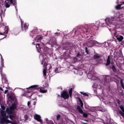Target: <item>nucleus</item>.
<instances>
[{
    "mask_svg": "<svg viewBox=\"0 0 124 124\" xmlns=\"http://www.w3.org/2000/svg\"><path fill=\"white\" fill-rule=\"evenodd\" d=\"M115 20V19L113 17H111V18L107 17L105 19V21L107 25L110 26V25L111 24L115 25L114 22Z\"/></svg>",
    "mask_w": 124,
    "mask_h": 124,
    "instance_id": "39448f33",
    "label": "nucleus"
},
{
    "mask_svg": "<svg viewBox=\"0 0 124 124\" xmlns=\"http://www.w3.org/2000/svg\"><path fill=\"white\" fill-rule=\"evenodd\" d=\"M27 92L28 93H27V94L28 95V97H30L32 95V93H31L30 92H28L27 91Z\"/></svg>",
    "mask_w": 124,
    "mask_h": 124,
    "instance_id": "c85d7f7f",
    "label": "nucleus"
},
{
    "mask_svg": "<svg viewBox=\"0 0 124 124\" xmlns=\"http://www.w3.org/2000/svg\"><path fill=\"white\" fill-rule=\"evenodd\" d=\"M50 123L49 124H54L53 123V122L52 121H50Z\"/></svg>",
    "mask_w": 124,
    "mask_h": 124,
    "instance_id": "37998d69",
    "label": "nucleus"
},
{
    "mask_svg": "<svg viewBox=\"0 0 124 124\" xmlns=\"http://www.w3.org/2000/svg\"><path fill=\"white\" fill-rule=\"evenodd\" d=\"M110 56H108L107 60V62L106 64V65L107 66L109 65L110 63Z\"/></svg>",
    "mask_w": 124,
    "mask_h": 124,
    "instance_id": "a211bd4d",
    "label": "nucleus"
},
{
    "mask_svg": "<svg viewBox=\"0 0 124 124\" xmlns=\"http://www.w3.org/2000/svg\"><path fill=\"white\" fill-rule=\"evenodd\" d=\"M34 118L35 119L37 120L38 121L40 122L41 123H42V122L40 119L41 117L39 115L36 114L34 116Z\"/></svg>",
    "mask_w": 124,
    "mask_h": 124,
    "instance_id": "ddd939ff",
    "label": "nucleus"
},
{
    "mask_svg": "<svg viewBox=\"0 0 124 124\" xmlns=\"http://www.w3.org/2000/svg\"><path fill=\"white\" fill-rule=\"evenodd\" d=\"M0 35H2L5 36L3 38H2L0 39V40L2 39L5 38H6V37L7 36V35H5L3 33V32L1 33L0 32Z\"/></svg>",
    "mask_w": 124,
    "mask_h": 124,
    "instance_id": "7c9ffc66",
    "label": "nucleus"
},
{
    "mask_svg": "<svg viewBox=\"0 0 124 124\" xmlns=\"http://www.w3.org/2000/svg\"><path fill=\"white\" fill-rule=\"evenodd\" d=\"M79 101L80 102V105L81 107H83V104L82 101L80 100H79Z\"/></svg>",
    "mask_w": 124,
    "mask_h": 124,
    "instance_id": "cd10ccee",
    "label": "nucleus"
},
{
    "mask_svg": "<svg viewBox=\"0 0 124 124\" xmlns=\"http://www.w3.org/2000/svg\"><path fill=\"white\" fill-rule=\"evenodd\" d=\"M54 34L56 36H57L60 35V33L58 32H57L55 33Z\"/></svg>",
    "mask_w": 124,
    "mask_h": 124,
    "instance_id": "4c0bfd02",
    "label": "nucleus"
},
{
    "mask_svg": "<svg viewBox=\"0 0 124 124\" xmlns=\"http://www.w3.org/2000/svg\"><path fill=\"white\" fill-rule=\"evenodd\" d=\"M74 59L76 61H77V59L76 58H75Z\"/></svg>",
    "mask_w": 124,
    "mask_h": 124,
    "instance_id": "8fccbe9b",
    "label": "nucleus"
},
{
    "mask_svg": "<svg viewBox=\"0 0 124 124\" xmlns=\"http://www.w3.org/2000/svg\"><path fill=\"white\" fill-rule=\"evenodd\" d=\"M37 46H36V47L37 48H39V44H37Z\"/></svg>",
    "mask_w": 124,
    "mask_h": 124,
    "instance_id": "a19ab883",
    "label": "nucleus"
},
{
    "mask_svg": "<svg viewBox=\"0 0 124 124\" xmlns=\"http://www.w3.org/2000/svg\"><path fill=\"white\" fill-rule=\"evenodd\" d=\"M0 113L2 116L3 117L0 120V123H11V121L7 119L8 117L6 116V114L5 112L3 110H1Z\"/></svg>",
    "mask_w": 124,
    "mask_h": 124,
    "instance_id": "7ed1b4c3",
    "label": "nucleus"
},
{
    "mask_svg": "<svg viewBox=\"0 0 124 124\" xmlns=\"http://www.w3.org/2000/svg\"><path fill=\"white\" fill-rule=\"evenodd\" d=\"M121 3H123V4H124V2H121Z\"/></svg>",
    "mask_w": 124,
    "mask_h": 124,
    "instance_id": "603ef678",
    "label": "nucleus"
},
{
    "mask_svg": "<svg viewBox=\"0 0 124 124\" xmlns=\"http://www.w3.org/2000/svg\"><path fill=\"white\" fill-rule=\"evenodd\" d=\"M120 83L121 86L124 89V84L122 79H121L120 80Z\"/></svg>",
    "mask_w": 124,
    "mask_h": 124,
    "instance_id": "b1692460",
    "label": "nucleus"
},
{
    "mask_svg": "<svg viewBox=\"0 0 124 124\" xmlns=\"http://www.w3.org/2000/svg\"><path fill=\"white\" fill-rule=\"evenodd\" d=\"M0 55L1 56V63L2 66H4L3 59L2 56L1 55V54Z\"/></svg>",
    "mask_w": 124,
    "mask_h": 124,
    "instance_id": "4be33fe9",
    "label": "nucleus"
},
{
    "mask_svg": "<svg viewBox=\"0 0 124 124\" xmlns=\"http://www.w3.org/2000/svg\"><path fill=\"white\" fill-rule=\"evenodd\" d=\"M85 51L87 54L88 53V51L87 48L86 47H85Z\"/></svg>",
    "mask_w": 124,
    "mask_h": 124,
    "instance_id": "c9c22d12",
    "label": "nucleus"
},
{
    "mask_svg": "<svg viewBox=\"0 0 124 124\" xmlns=\"http://www.w3.org/2000/svg\"><path fill=\"white\" fill-rule=\"evenodd\" d=\"M16 106L15 104H13L9 108H8L6 109L7 112L8 114H11L13 113L12 110L16 108Z\"/></svg>",
    "mask_w": 124,
    "mask_h": 124,
    "instance_id": "6e6552de",
    "label": "nucleus"
},
{
    "mask_svg": "<svg viewBox=\"0 0 124 124\" xmlns=\"http://www.w3.org/2000/svg\"><path fill=\"white\" fill-rule=\"evenodd\" d=\"M41 48H40V47L39 48H37V50L40 53L42 52L41 51Z\"/></svg>",
    "mask_w": 124,
    "mask_h": 124,
    "instance_id": "e433bc0d",
    "label": "nucleus"
},
{
    "mask_svg": "<svg viewBox=\"0 0 124 124\" xmlns=\"http://www.w3.org/2000/svg\"><path fill=\"white\" fill-rule=\"evenodd\" d=\"M112 69L113 71H115L116 70V69L115 68V67L114 66H113L112 67Z\"/></svg>",
    "mask_w": 124,
    "mask_h": 124,
    "instance_id": "72a5a7b5",
    "label": "nucleus"
},
{
    "mask_svg": "<svg viewBox=\"0 0 124 124\" xmlns=\"http://www.w3.org/2000/svg\"><path fill=\"white\" fill-rule=\"evenodd\" d=\"M12 124H17L16 123H12Z\"/></svg>",
    "mask_w": 124,
    "mask_h": 124,
    "instance_id": "3c124183",
    "label": "nucleus"
},
{
    "mask_svg": "<svg viewBox=\"0 0 124 124\" xmlns=\"http://www.w3.org/2000/svg\"><path fill=\"white\" fill-rule=\"evenodd\" d=\"M80 93L81 94H83V95L85 96H88V94L85 92H80Z\"/></svg>",
    "mask_w": 124,
    "mask_h": 124,
    "instance_id": "bb28decb",
    "label": "nucleus"
},
{
    "mask_svg": "<svg viewBox=\"0 0 124 124\" xmlns=\"http://www.w3.org/2000/svg\"><path fill=\"white\" fill-rule=\"evenodd\" d=\"M19 17L20 18L21 21V25L22 26V29L23 30L24 29L25 30L26 29L28 28L29 25L28 24H27L26 23L23 24V22L22 21V19L20 18V16H19Z\"/></svg>",
    "mask_w": 124,
    "mask_h": 124,
    "instance_id": "9d476101",
    "label": "nucleus"
},
{
    "mask_svg": "<svg viewBox=\"0 0 124 124\" xmlns=\"http://www.w3.org/2000/svg\"><path fill=\"white\" fill-rule=\"evenodd\" d=\"M77 108L79 112L81 114H82L83 113V111L80 106H78L77 107Z\"/></svg>",
    "mask_w": 124,
    "mask_h": 124,
    "instance_id": "aec40b11",
    "label": "nucleus"
},
{
    "mask_svg": "<svg viewBox=\"0 0 124 124\" xmlns=\"http://www.w3.org/2000/svg\"><path fill=\"white\" fill-rule=\"evenodd\" d=\"M91 110L90 109H89L87 110V111L88 112H90L91 111Z\"/></svg>",
    "mask_w": 124,
    "mask_h": 124,
    "instance_id": "49530a36",
    "label": "nucleus"
},
{
    "mask_svg": "<svg viewBox=\"0 0 124 124\" xmlns=\"http://www.w3.org/2000/svg\"><path fill=\"white\" fill-rule=\"evenodd\" d=\"M84 124H87L86 123H84Z\"/></svg>",
    "mask_w": 124,
    "mask_h": 124,
    "instance_id": "4d7b16f0",
    "label": "nucleus"
},
{
    "mask_svg": "<svg viewBox=\"0 0 124 124\" xmlns=\"http://www.w3.org/2000/svg\"><path fill=\"white\" fill-rule=\"evenodd\" d=\"M8 91V90H6L5 91L4 93H6Z\"/></svg>",
    "mask_w": 124,
    "mask_h": 124,
    "instance_id": "c03bdc74",
    "label": "nucleus"
},
{
    "mask_svg": "<svg viewBox=\"0 0 124 124\" xmlns=\"http://www.w3.org/2000/svg\"><path fill=\"white\" fill-rule=\"evenodd\" d=\"M9 118H10V119H12V117L11 116H9Z\"/></svg>",
    "mask_w": 124,
    "mask_h": 124,
    "instance_id": "09e8293b",
    "label": "nucleus"
},
{
    "mask_svg": "<svg viewBox=\"0 0 124 124\" xmlns=\"http://www.w3.org/2000/svg\"><path fill=\"white\" fill-rule=\"evenodd\" d=\"M0 90L2 91H3V88L1 87H0Z\"/></svg>",
    "mask_w": 124,
    "mask_h": 124,
    "instance_id": "a18cd8bd",
    "label": "nucleus"
},
{
    "mask_svg": "<svg viewBox=\"0 0 124 124\" xmlns=\"http://www.w3.org/2000/svg\"><path fill=\"white\" fill-rule=\"evenodd\" d=\"M119 13H117V14H119Z\"/></svg>",
    "mask_w": 124,
    "mask_h": 124,
    "instance_id": "6e6d98bb",
    "label": "nucleus"
},
{
    "mask_svg": "<svg viewBox=\"0 0 124 124\" xmlns=\"http://www.w3.org/2000/svg\"><path fill=\"white\" fill-rule=\"evenodd\" d=\"M39 59L41 61V63L43 65V67H45L47 65L48 61L47 59L44 58L42 54H40L39 56Z\"/></svg>",
    "mask_w": 124,
    "mask_h": 124,
    "instance_id": "0eeeda50",
    "label": "nucleus"
},
{
    "mask_svg": "<svg viewBox=\"0 0 124 124\" xmlns=\"http://www.w3.org/2000/svg\"><path fill=\"white\" fill-rule=\"evenodd\" d=\"M43 38L42 36L41 35H38L35 38V40L37 42L39 41Z\"/></svg>",
    "mask_w": 124,
    "mask_h": 124,
    "instance_id": "4468645a",
    "label": "nucleus"
},
{
    "mask_svg": "<svg viewBox=\"0 0 124 124\" xmlns=\"http://www.w3.org/2000/svg\"><path fill=\"white\" fill-rule=\"evenodd\" d=\"M114 60L118 62L120 66L122 65L123 64H124V60H123V56L122 52H115L114 54Z\"/></svg>",
    "mask_w": 124,
    "mask_h": 124,
    "instance_id": "f03ea898",
    "label": "nucleus"
},
{
    "mask_svg": "<svg viewBox=\"0 0 124 124\" xmlns=\"http://www.w3.org/2000/svg\"><path fill=\"white\" fill-rule=\"evenodd\" d=\"M98 42L94 40H88L86 42V45L87 46L92 47L94 45L96 46H98L97 44Z\"/></svg>",
    "mask_w": 124,
    "mask_h": 124,
    "instance_id": "423d86ee",
    "label": "nucleus"
},
{
    "mask_svg": "<svg viewBox=\"0 0 124 124\" xmlns=\"http://www.w3.org/2000/svg\"><path fill=\"white\" fill-rule=\"evenodd\" d=\"M72 88H71L70 90H69V93L70 94V96L71 97V95H72Z\"/></svg>",
    "mask_w": 124,
    "mask_h": 124,
    "instance_id": "393cba45",
    "label": "nucleus"
},
{
    "mask_svg": "<svg viewBox=\"0 0 124 124\" xmlns=\"http://www.w3.org/2000/svg\"><path fill=\"white\" fill-rule=\"evenodd\" d=\"M123 65H124V64H123Z\"/></svg>",
    "mask_w": 124,
    "mask_h": 124,
    "instance_id": "13d9d810",
    "label": "nucleus"
},
{
    "mask_svg": "<svg viewBox=\"0 0 124 124\" xmlns=\"http://www.w3.org/2000/svg\"><path fill=\"white\" fill-rule=\"evenodd\" d=\"M47 91V90H43L42 88H40V92L42 93H45Z\"/></svg>",
    "mask_w": 124,
    "mask_h": 124,
    "instance_id": "a878e982",
    "label": "nucleus"
},
{
    "mask_svg": "<svg viewBox=\"0 0 124 124\" xmlns=\"http://www.w3.org/2000/svg\"><path fill=\"white\" fill-rule=\"evenodd\" d=\"M61 96L65 99L68 98L69 95L66 91H63L62 93Z\"/></svg>",
    "mask_w": 124,
    "mask_h": 124,
    "instance_id": "f8f14e48",
    "label": "nucleus"
},
{
    "mask_svg": "<svg viewBox=\"0 0 124 124\" xmlns=\"http://www.w3.org/2000/svg\"><path fill=\"white\" fill-rule=\"evenodd\" d=\"M81 56V54L79 53H78L77 55V57H80Z\"/></svg>",
    "mask_w": 124,
    "mask_h": 124,
    "instance_id": "ea45409f",
    "label": "nucleus"
},
{
    "mask_svg": "<svg viewBox=\"0 0 124 124\" xmlns=\"http://www.w3.org/2000/svg\"><path fill=\"white\" fill-rule=\"evenodd\" d=\"M46 69L45 68L43 70V74L45 76L46 75Z\"/></svg>",
    "mask_w": 124,
    "mask_h": 124,
    "instance_id": "2f4dec72",
    "label": "nucleus"
},
{
    "mask_svg": "<svg viewBox=\"0 0 124 124\" xmlns=\"http://www.w3.org/2000/svg\"><path fill=\"white\" fill-rule=\"evenodd\" d=\"M2 81L3 84L6 83L7 84L8 83L7 80L5 78L4 76H2Z\"/></svg>",
    "mask_w": 124,
    "mask_h": 124,
    "instance_id": "2eb2a0df",
    "label": "nucleus"
},
{
    "mask_svg": "<svg viewBox=\"0 0 124 124\" xmlns=\"http://www.w3.org/2000/svg\"><path fill=\"white\" fill-rule=\"evenodd\" d=\"M16 1L13 0H6L4 3V5L5 6L4 8H3V5H2V6H1V4L0 3V6L1 7V9H0V15L2 18V16L4 17L5 15V11L6 10L5 8H8L10 6V4H12L15 6L16 11L17 12V9L16 7Z\"/></svg>",
    "mask_w": 124,
    "mask_h": 124,
    "instance_id": "f257e3e1",
    "label": "nucleus"
},
{
    "mask_svg": "<svg viewBox=\"0 0 124 124\" xmlns=\"http://www.w3.org/2000/svg\"><path fill=\"white\" fill-rule=\"evenodd\" d=\"M1 108H2V109L3 110H5V107L4 106H1Z\"/></svg>",
    "mask_w": 124,
    "mask_h": 124,
    "instance_id": "58836bf2",
    "label": "nucleus"
},
{
    "mask_svg": "<svg viewBox=\"0 0 124 124\" xmlns=\"http://www.w3.org/2000/svg\"><path fill=\"white\" fill-rule=\"evenodd\" d=\"M83 116L85 117H87L88 116V115L86 113H83Z\"/></svg>",
    "mask_w": 124,
    "mask_h": 124,
    "instance_id": "473e14b6",
    "label": "nucleus"
},
{
    "mask_svg": "<svg viewBox=\"0 0 124 124\" xmlns=\"http://www.w3.org/2000/svg\"><path fill=\"white\" fill-rule=\"evenodd\" d=\"M5 31L3 32V33L4 34L6 35L7 34L8 31V26H6L5 27L4 29Z\"/></svg>",
    "mask_w": 124,
    "mask_h": 124,
    "instance_id": "dca6fc26",
    "label": "nucleus"
},
{
    "mask_svg": "<svg viewBox=\"0 0 124 124\" xmlns=\"http://www.w3.org/2000/svg\"><path fill=\"white\" fill-rule=\"evenodd\" d=\"M60 115L59 114L58 115L56 116L57 119V120H58L59 119L60 117Z\"/></svg>",
    "mask_w": 124,
    "mask_h": 124,
    "instance_id": "f704fd0d",
    "label": "nucleus"
},
{
    "mask_svg": "<svg viewBox=\"0 0 124 124\" xmlns=\"http://www.w3.org/2000/svg\"><path fill=\"white\" fill-rule=\"evenodd\" d=\"M114 35L116 39L119 41H121L123 39V37L122 36L117 35L116 31L114 33Z\"/></svg>",
    "mask_w": 124,
    "mask_h": 124,
    "instance_id": "9b49d317",
    "label": "nucleus"
},
{
    "mask_svg": "<svg viewBox=\"0 0 124 124\" xmlns=\"http://www.w3.org/2000/svg\"><path fill=\"white\" fill-rule=\"evenodd\" d=\"M98 22H97L96 23V24L97 25V24H98Z\"/></svg>",
    "mask_w": 124,
    "mask_h": 124,
    "instance_id": "5fc2aeb1",
    "label": "nucleus"
},
{
    "mask_svg": "<svg viewBox=\"0 0 124 124\" xmlns=\"http://www.w3.org/2000/svg\"><path fill=\"white\" fill-rule=\"evenodd\" d=\"M122 5L121 4H119L116 7V8L117 9H121L122 8L121 7V6Z\"/></svg>",
    "mask_w": 124,
    "mask_h": 124,
    "instance_id": "5701e85b",
    "label": "nucleus"
},
{
    "mask_svg": "<svg viewBox=\"0 0 124 124\" xmlns=\"http://www.w3.org/2000/svg\"><path fill=\"white\" fill-rule=\"evenodd\" d=\"M37 85H33L30 87L28 88V89L29 90H30V89H31V90H33L34 89H36L35 88L37 87Z\"/></svg>",
    "mask_w": 124,
    "mask_h": 124,
    "instance_id": "6ab92c4d",
    "label": "nucleus"
},
{
    "mask_svg": "<svg viewBox=\"0 0 124 124\" xmlns=\"http://www.w3.org/2000/svg\"><path fill=\"white\" fill-rule=\"evenodd\" d=\"M44 52L45 53H48V51L50 50V49L46 46H44V48L43 49Z\"/></svg>",
    "mask_w": 124,
    "mask_h": 124,
    "instance_id": "f3484780",
    "label": "nucleus"
},
{
    "mask_svg": "<svg viewBox=\"0 0 124 124\" xmlns=\"http://www.w3.org/2000/svg\"><path fill=\"white\" fill-rule=\"evenodd\" d=\"M100 56V55L99 54H96L94 55L93 57L94 59H97L99 58Z\"/></svg>",
    "mask_w": 124,
    "mask_h": 124,
    "instance_id": "412c9836",
    "label": "nucleus"
},
{
    "mask_svg": "<svg viewBox=\"0 0 124 124\" xmlns=\"http://www.w3.org/2000/svg\"><path fill=\"white\" fill-rule=\"evenodd\" d=\"M33 31H32L31 32V33H33Z\"/></svg>",
    "mask_w": 124,
    "mask_h": 124,
    "instance_id": "864d4df0",
    "label": "nucleus"
},
{
    "mask_svg": "<svg viewBox=\"0 0 124 124\" xmlns=\"http://www.w3.org/2000/svg\"><path fill=\"white\" fill-rule=\"evenodd\" d=\"M60 69L59 68H56L54 70L55 72L56 73L59 72L60 71L59 70Z\"/></svg>",
    "mask_w": 124,
    "mask_h": 124,
    "instance_id": "c756f323",
    "label": "nucleus"
},
{
    "mask_svg": "<svg viewBox=\"0 0 124 124\" xmlns=\"http://www.w3.org/2000/svg\"><path fill=\"white\" fill-rule=\"evenodd\" d=\"M30 104V103L29 102H28V106H29V105Z\"/></svg>",
    "mask_w": 124,
    "mask_h": 124,
    "instance_id": "de8ad7c7",
    "label": "nucleus"
},
{
    "mask_svg": "<svg viewBox=\"0 0 124 124\" xmlns=\"http://www.w3.org/2000/svg\"><path fill=\"white\" fill-rule=\"evenodd\" d=\"M119 108L121 110L117 111V114H120L123 117H124V108L122 106H120Z\"/></svg>",
    "mask_w": 124,
    "mask_h": 124,
    "instance_id": "1a4fd4ad",
    "label": "nucleus"
},
{
    "mask_svg": "<svg viewBox=\"0 0 124 124\" xmlns=\"http://www.w3.org/2000/svg\"><path fill=\"white\" fill-rule=\"evenodd\" d=\"M96 73L93 70L92 71H90L87 74V77L89 79L94 80L96 78Z\"/></svg>",
    "mask_w": 124,
    "mask_h": 124,
    "instance_id": "20e7f679",
    "label": "nucleus"
},
{
    "mask_svg": "<svg viewBox=\"0 0 124 124\" xmlns=\"http://www.w3.org/2000/svg\"><path fill=\"white\" fill-rule=\"evenodd\" d=\"M45 120L46 121V122L47 123H48V124H49V123H48L49 121H48V119L47 118H46V119H45Z\"/></svg>",
    "mask_w": 124,
    "mask_h": 124,
    "instance_id": "79ce46f5",
    "label": "nucleus"
}]
</instances>
